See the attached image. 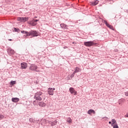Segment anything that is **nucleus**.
Segmentation results:
<instances>
[{"mask_svg": "<svg viewBox=\"0 0 128 128\" xmlns=\"http://www.w3.org/2000/svg\"><path fill=\"white\" fill-rule=\"evenodd\" d=\"M38 36V32L36 31H30L26 32V36Z\"/></svg>", "mask_w": 128, "mask_h": 128, "instance_id": "nucleus-1", "label": "nucleus"}, {"mask_svg": "<svg viewBox=\"0 0 128 128\" xmlns=\"http://www.w3.org/2000/svg\"><path fill=\"white\" fill-rule=\"evenodd\" d=\"M29 70H36L37 72H40V70H38V66L34 64H32L30 66Z\"/></svg>", "mask_w": 128, "mask_h": 128, "instance_id": "nucleus-2", "label": "nucleus"}, {"mask_svg": "<svg viewBox=\"0 0 128 128\" xmlns=\"http://www.w3.org/2000/svg\"><path fill=\"white\" fill-rule=\"evenodd\" d=\"M84 46H94V44H95L94 42H84Z\"/></svg>", "mask_w": 128, "mask_h": 128, "instance_id": "nucleus-3", "label": "nucleus"}, {"mask_svg": "<svg viewBox=\"0 0 128 128\" xmlns=\"http://www.w3.org/2000/svg\"><path fill=\"white\" fill-rule=\"evenodd\" d=\"M28 20V17H24V18L18 17V22H26Z\"/></svg>", "mask_w": 128, "mask_h": 128, "instance_id": "nucleus-4", "label": "nucleus"}, {"mask_svg": "<svg viewBox=\"0 0 128 128\" xmlns=\"http://www.w3.org/2000/svg\"><path fill=\"white\" fill-rule=\"evenodd\" d=\"M38 22V20H32L31 21H29L28 24H31V26H36V24H37L36 22Z\"/></svg>", "mask_w": 128, "mask_h": 128, "instance_id": "nucleus-5", "label": "nucleus"}, {"mask_svg": "<svg viewBox=\"0 0 128 128\" xmlns=\"http://www.w3.org/2000/svg\"><path fill=\"white\" fill-rule=\"evenodd\" d=\"M104 22L106 26H108V28L110 30H114V28L112 26L108 24V22H106V20H104Z\"/></svg>", "mask_w": 128, "mask_h": 128, "instance_id": "nucleus-6", "label": "nucleus"}, {"mask_svg": "<svg viewBox=\"0 0 128 128\" xmlns=\"http://www.w3.org/2000/svg\"><path fill=\"white\" fill-rule=\"evenodd\" d=\"M28 68V64L26 62L21 63V68L22 70H26Z\"/></svg>", "mask_w": 128, "mask_h": 128, "instance_id": "nucleus-7", "label": "nucleus"}, {"mask_svg": "<svg viewBox=\"0 0 128 128\" xmlns=\"http://www.w3.org/2000/svg\"><path fill=\"white\" fill-rule=\"evenodd\" d=\"M55 88H54L53 90L52 88H48V94L50 95V96H52V94H54V90Z\"/></svg>", "mask_w": 128, "mask_h": 128, "instance_id": "nucleus-8", "label": "nucleus"}, {"mask_svg": "<svg viewBox=\"0 0 128 128\" xmlns=\"http://www.w3.org/2000/svg\"><path fill=\"white\" fill-rule=\"evenodd\" d=\"M70 92L72 94H74V96H76V90H74V88H70Z\"/></svg>", "mask_w": 128, "mask_h": 128, "instance_id": "nucleus-9", "label": "nucleus"}, {"mask_svg": "<svg viewBox=\"0 0 128 128\" xmlns=\"http://www.w3.org/2000/svg\"><path fill=\"white\" fill-rule=\"evenodd\" d=\"M88 114H96V111L92 109H90L88 110Z\"/></svg>", "mask_w": 128, "mask_h": 128, "instance_id": "nucleus-10", "label": "nucleus"}, {"mask_svg": "<svg viewBox=\"0 0 128 128\" xmlns=\"http://www.w3.org/2000/svg\"><path fill=\"white\" fill-rule=\"evenodd\" d=\"M74 74H76V73H74V72L72 73V74H71V76H68V80H72V78L74 76Z\"/></svg>", "mask_w": 128, "mask_h": 128, "instance_id": "nucleus-11", "label": "nucleus"}, {"mask_svg": "<svg viewBox=\"0 0 128 128\" xmlns=\"http://www.w3.org/2000/svg\"><path fill=\"white\" fill-rule=\"evenodd\" d=\"M12 100L13 102H18L20 100V98H13L12 99Z\"/></svg>", "mask_w": 128, "mask_h": 128, "instance_id": "nucleus-12", "label": "nucleus"}, {"mask_svg": "<svg viewBox=\"0 0 128 128\" xmlns=\"http://www.w3.org/2000/svg\"><path fill=\"white\" fill-rule=\"evenodd\" d=\"M60 26H61V28H63V30H66V29L68 28V26H66L64 24H60Z\"/></svg>", "mask_w": 128, "mask_h": 128, "instance_id": "nucleus-13", "label": "nucleus"}, {"mask_svg": "<svg viewBox=\"0 0 128 128\" xmlns=\"http://www.w3.org/2000/svg\"><path fill=\"white\" fill-rule=\"evenodd\" d=\"M98 4V0H94V2H91V6H96Z\"/></svg>", "mask_w": 128, "mask_h": 128, "instance_id": "nucleus-14", "label": "nucleus"}, {"mask_svg": "<svg viewBox=\"0 0 128 128\" xmlns=\"http://www.w3.org/2000/svg\"><path fill=\"white\" fill-rule=\"evenodd\" d=\"M38 104L40 108H44V106H46V104H44V102H40L38 103Z\"/></svg>", "mask_w": 128, "mask_h": 128, "instance_id": "nucleus-15", "label": "nucleus"}, {"mask_svg": "<svg viewBox=\"0 0 128 128\" xmlns=\"http://www.w3.org/2000/svg\"><path fill=\"white\" fill-rule=\"evenodd\" d=\"M80 72V69L78 67H76L74 72V74H76V72Z\"/></svg>", "mask_w": 128, "mask_h": 128, "instance_id": "nucleus-16", "label": "nucleus"}, {"mask_svg": "<svg viewBox=\"0 0 128 128\" xmlns=\"http://www.w3.org/2000/svg\"><path fill=\"white\" fill-rule=\"evenodd\" d=\"M42 95V92H38L36 94L35 96H40Z\"/></svg>", "mask_w": 128, "mask_h": 128, "instance_id": "nucleus-17", "label": "nucleus"}, {"mask_svg": "<svg viewBox=\"0 0 128 128\" xmlns=\"http://www.w3.org/2000/svg\"><path fill=\"white\" fill-rule=\"evenodd\" d=\"M8 52H9V54H14V51L11 48H9L8 50Z\"/></svg>", "mask_w": 128, "mask_h": 128, "instance_id": "nucleus-18", "label": "nucleus"}, {"mask_svg": "<svg viewBox=\"0 0 128 128\" xmlns=\"http://www.w3.org/2000/svg\"><path fill=\"white\" fill-rule=\"evenodd\" d=\"M34 98L36 100V102H38V100H42V98L40 96H34Z\"/></svg>", "mask_w": 128, "mask_h": 128, "instance_id": "nucleus-19", "label": "nucleus"}, {"mask_svg": "<svg viewBox=\"0 0 128 128\" xmlns=\"http://www.w3.org/2000/svg\"><path fill=\"white\" fill-rule=\"evenodd\" d=\"M112 124H111V125L112 126H114V124H116V120H114V119H112Z\"/></svg>", "mask_w": 128, "mask_h": 128, "instance_id": "nucleus-20", "label": "nucleus"}, {"mask_svg": "<svg viewBox=\"0 0 128 128\" xmlns=\"http://www.w3.org/2000/svg\"><path fill=\"white\" fill-rule=\"evenodd\" d=\"M57 122H57L56 120L54 121V122H52V126H56V124Z\"/></svg>", "mask_w": 128, "mask_h": 128, "instance_id": "nucleus-21", "label": "nucleus"}, {"mask_svg": "<svg viewBox=\"0 0 128 128\" xmlns=\"http://www.w3.org/2000/svg\"><path fill=\"white\" fill-rule=\"evenodd\" d=\"M29 121L30 122H32V124L34 123V119L32 118H30L29 119Z\"/></svg>", "mask_w": 128, "mask_h": 128, "instance_id": "nucleus-22", "label": "nucleus"}, {"mask_svg": "<svg viewBox=\"0 0 128 128\" xmlns=\"http://www.w3.org/2000/svg\"><path fill=\"white\" fill-rule=\"evenodd\" d=\"M16 81H11L10 84L11 86H14V84H16Z\"/></svg>", "mask_w": 128, "mask_h": 128, "instance_id": "nucleus-23", "label": "nucleus"}, {"mask_svg": "<svg viewBox=\"0 0 128 128\" xmlns=\"http://www.w3.org/2000/svg\"><path fill=\"white\" fill-rule=\"evenodd\" d=\"M113 128H118V124H114Z\"/></svg>", "mask_w": 128, "mask_h": 128, "instance_id": "nucleus-24", "label": "nucleus"}, {"mask_svg": "<svg viewBox=\"0 0 128 128\" xmlns=\"http://www.w3.org/2000/svg\"><path fill=\"white\" fill-rule=\"evenodd\" d=\"M67 122H68L69 124H70V122H72V118H68V119L67 120Z\"/></svg>", "mask_w": 128, "mask_h": 128, "instance_id": "nucleus-25", "label": "nucleus"}, {"mask_svg": "<svg viewBox=\"0 0 128 128\" xmlns=\"http://www.w3.org/2000/svg\"><path fill=\"white\" fill-rule=\"evenodd\" d=\"M4 118V115L0 114V120Z\"/></svg>", "mask_w": 128, "mask_h": 128, "instance_id": "nucleus-26", "label": "nucleus"}, {"mask_svg": "<svg viewBox=\"0 0 128 128\" xmlns=\"http://www.w3.org/2000/svg\"><path fill=\"white\" fill-rule=\"evenodd\" d=\"M21 32H22V34H26V32H26L24 30H22V31Z\"/></svg>", "mask_w": 128, "mask_h": 128, "instance_id": "nucleus-27", "label": "nucleus"}, {"mask_svg": "<svg viewBox=\"0 0 128 128\" xmlns=\"http://www.w3.org/2000/svg\"><path fill=\"white\" fill-rule=\"evenodd\" d=\"M125 96H128V92H125Z\"/></svg>", "mask_w": 128, "mask_h": 128, "instance_id": "nucleus-28", "label": "nucleus"}, {"mask_svg": "<svg viewBox=\"0 0 128 128\" xmlns=\"http://www.w3.org/2000/svg\"><path fill=\"white\" fill-rule=\"evenodd\" d=\"M36 100H34V101L33 102L34 104H36Z\"/></svg>", "mask_w": 128, "mask_h": 128, "instance_id": "nucleus-29", "label": "nucleus"}, {"mask_svg": "<svg viewBox=\"0 0 128 128\" xmlns=\"http://www.w3.org/2000/svg\"><path fill=\"white\" fill-rule=\"evenodd\" d=\"M8 40H10V42H12V39H8Z\"/></svg>", "mask_w": 128, "mask_h": 128, "instance_id": "nucleus-30", "label": "nucleus"}, {"mask_svg": "<svg viewBox=\"0 0 128 128\" xmlns=\"http://www.w3.org/2000/svg\"><path fill=\"white\" fill-rule=\"evenodd\" d=\"M112 124V122H109V124Z\"/></svg>", "mask_w": 128, "mask_h": 128, "instance_id": "nucleus-31", "label": "nucleus"}, {"mask_svg": "<svg viewBox=\"0 0 128 128\" xmlns=\"http://www.w3.org/2000/svg\"><path fill=\"white\" fill-rule=\"evenodd\" d=\"M42 120H43V122H44V120H46L44 119H43Z\"/></svg>", "mask_w": 128, "mask_h": 128, "instance_id": "nucleus-32", "label": "nucleus"}, {"mask_svg": "<svg viewBox=\"0 0 128 128\" xmlns=\"http://www.w3.org/2000/svg\"><path fill=\"white\" fill-rule=\"evenodd\" d=\"M14 30H16H16H17V29L15 28H14Z\"/></svg>", "mask_w": 128, "mask_h": 128, "instance_id": "nucleus-33", "label": "nucleus"}, {"mask_svg": "<svg viewBox=\"0 0 128 128\" xmlns=\"http://www.w3.org/2000/svg\"><path fill=\"white\" fill-rule=\"evenodd\" d=\"M127 118H128V114L126 116Z\"/></svg>", "mask_w": 128, "mask_h": 128, "instance_id": "nucleus-34", "label": "nucleus"}]
</instances>
